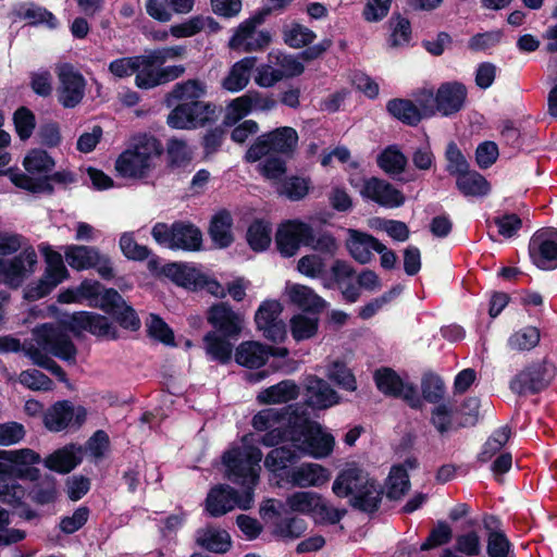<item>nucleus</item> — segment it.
Wrapping results in <instances>:
<instances>
[{
  "instance_id": "nucleus-16",
  "label": "nucleus",
  "mask_w": 557,
  "mask_h": 557,
  "mask_svg": "<svg viewBox=\"0 0 557 557\" xmlns=\"http://www.w3.org/2000/svg\"><path fill=\"white\" fill-rule=\"evenodd\" d=\"M0 460L5 462L7 474L9 472L18 479L36 481L39 478L41 457L30 448H21L13 450H0Z\"/></svg>"
},
{
  "instance_id": "nucleus-64",
  "label": "nucleus",
  "mask_w": 557,
  "mask_h": 557,
  "mask_svg": "<svg viewBox=\"0 0 557 557\" xmlns=\"http://www.w3.org/2000/svg\"><path fill=\"white\" fill-rule=\"evenodd\" d=\"M306 522L299 518L281 520L274 524L273 533L284 539L299 537L306 531Z\"/></svg>"
},
{
  "instance_id": "nucleus-26",
  "label": "nucleus",
  "mask_w": 557,
  "mask_h": 557,
  "mask_svg": "<svg viewBox=\"0 0 557 557\" xmlns=\"http://www.w3.org/2000/svg\"><path fill=\"white\" fill-rule=\"evenodd\" d=\"M285 295L288 300L309 312H320L326 307V301L320 297L311 287L287 282L285 286Z\"/></svg>"
},
{
  "instance_id": "nucleus-20",
  "label": "nucleus",
  "mask_w": 557,
  "mask_h": 557,
  "mask_svg": "<svg viewBox=\"0 0 557 557\" xmlns=\"http://www.w3.org/2000/svg\"><path fill=\"white\" fill-rule=\"evenodd\" d=\"M87 417L84 407H75L69 400H62L51 406L44 416L45 426L51 432H60L69 426H81Z\"/></svg>"
},
{
  "instance_id": "nucleus-50",
  "label": "nucleus",
  "mask_w": 557,
  "mask_h": 557,
  "mask_svg": "<svg viewBox=\"0 0 557 557\" xmlns=\"http://www.w3.org/2000/svg\"><path fill=\"white\" fill-rule=\"evenodd\" d=\"M289 326L295 341L300 342L309 339L313 337L318 331V319L297 313L290 319Z\"/></svg>"
},
{
  "instance_id": "nucleus-10",
  "label": "nucleus",
  "mask_w": 557,
  "mask_h": 557,
  "mask_svg": "<svg viewBox=\"0 0 557 557\" xmlns=\"http://www.w3.org/2000/svg\"><path fill=\"white\" fill-rule=\"evenodd\" d=\"M67 264L77 271L96 269L103 278H112L114 275L110 258L102 255L98 248L84 245H67L63 248Z\"/></svg>"
},
{
  "instance_id": "nucleus-29",
  "label": "nucleus",
  "mask_w": 557,
  "mask_h": 557,
  "mask_svg": "<svg viewBox=\"0 0 557 557\" xmlns=\"http://www.w3.org/2000/svg\"><path fill=\"white\" fill-rule=\"evenodd\" d=\"M257 59L255 57H245L235 62L221 82L223 89L230 92H238L249 84L251 71L255 67Z\"/></svg>"
},
{
  "instance_id": "nucleus-15",
  "label": "nucleus",
  "mask_w": 557,
  "mask_h": 557,
  "mask_svg": "<svg viewBox=\"0 0 557 557\" xmlns=\"http://www.w3.org/2000/svg\"><path fill=\"white\" fill-rule=\"evenodd\" d=\"M351 186L359 188L360 195L370 199L380 206L387 208H397L405 202L404 195L389 183L377 177L363 180L362 185L355 177L349 178Z\"/></svg>"
},
{
  "instance_id": "nucleus-33",
  "label": "nucleus",
  "mask_w": 557,
  "mask_h": 557,
  "mask_svg": "<svg viewBox=\"0 0 557 557\" xmlns=\"http://www.w3.org/2000/svg\"><path fill=\"white\" fill-rule=\"evenodd\" d=\"M299 395V387L290 380L282 381L257 395V400L261 405L285 404L294 400Z\"/></svg>"
},
{
  "instance_id": "nucleus-7",
  "label": "nucleus",
  "mask_w": 557,
  "mask_h": 557,
  "mask_svg": "<svg viewBox=\"0 0 557 557\" xmlns=\"http://www.w3.org/2000/svg\"><path fill=\"white\" fill-rule=\"evenodd\" d=\"M289 511L309 516L317 524H335L343 518L342 511L331 505L318 493L299 491L285 500Z\"/></svg>"
},
{
  "instance_id": "nucleus-43",
  "label": "nucleus",
  "mask_w": 557,
  "mask_h": 557,
  "mask_svg": "<svg viewBox=\"0 0 557 557\" xmlns=\"http://www.w3.org/2000/svg\"><path fill=\"white\" fill-rule=\"evenodd\" d=\"M16 14L30 24H46L50 28H55L58 25V21L51 12L35 3L20 4Z\"/></svg>"
},
{
  "instance_id": "nucleus-2",
  "label": "nucleus",
  "mask_w": 557,
  "mask_h": 557,
  "mask_svg": "<svg viewBox=\"0 0 557 557\" xmlns=\"http://www.w3.org/2000/svg\"><path fill=\"white\" fill-rule=\"evenodd\" d=\"M252 435L243 437L242 445L233 447L223 456L227 476L235 483L246 487L242 495L227 485L213 487L206 499V509L212 517H220L239 508L249 509L253 503L252 488L259 480L261 470V450L250 443Z\"/></svg>"
},
{
  "instance_id": "nucleus-46",
  "label": "nucleus",
  "mask_w": 557,
  "mask_h": 557,
  "mask_svg": "<svg viewBox=\"0 0 557 557\" xmlns=\"http://www.w3.org/2000/svg\"><path fill=\"white\" fill-rule=\"evenodd\" d=\"M206 90L207 87L203 83L196 79H189L175 85L171 96L175 100L181 101V103H193L196 101H201L200 98L206 95Z\"/></svg>"
},
{
  "instance_id": "nucleus-52",
  "label": "nucleus",
  "mask_w": 557,
  "mask_h": 557,
  "mask_svg": "<svg viewBox=\"0 0 557 557\" xmlns=\"http://www.w3.org/2000/svg\"><path fill=\"white\" fill-rule=\"evenodd\" d=\"M252 111V98L245 94L233 99L225 108L224 124L234 125Z\"/></svg>"
},
{
  "instance_id": "nucleus-27",
  "label": "nucleus",
  "mask_w": 557,
  "mask_h": 557,
  "mask_svg": "<svg viewBox=\"0 0 557 557\" xmlns=\"http://www.w3.org/2000/svg\"><path fill=\"white\" fill-rule=\"evenodd\" d=\"M307 404L315 409H326L338 404L339 398L330 385L317 376H309L306 380Z\"/></svg>"
},
{
  "instance_id": "nucleus-8",
  "label": "nucleus",
  "mask_w": 557,
  "mask_h": 557,
  "mask_svg": "<svg viewBox=\"0 0 557 557\" xmlns=\"http://www.w3.org/2000/svg\"><path fill=\"white\" fill-rule=\"evenodd\" d=\"M23 165L29 174H36L38 177H32L25 173H12L10 177L15 186L32 193L51 191L45 175L53 169L54 161L46 151L30 150L24 158Z\"/></svg>"
},
{
  "instance_id": "nucleus-59",
  "label": "nucleus",
  "mask_w": 557,
  "mask_h": 557,
  "mask_svg": "<svg viewBox=\"0 0 557 557\" xmlns=\"http://www.w3.org/2000/svg\"><path fill=\"white\" fill-rule=\"evenodd\" d=\"M421 391L423 398L429 403H438L445 394L443 380L433 373H428L421 381Z\"/></svg>"
},
{
  "instance_id": "nucleus-31",
  "label": "nucleus",
  "mask_w": 557,
  "mask_h": 557,
  "mask_svg": "<svg viewBox=\"0 0 557 557\" xmlns=\"http://www.w3.org/2000/svg\"><path fill=\"white\" fill-rule=\"evenodd\" d=\"M269 359V346L260 342H243L236 348L235 361L246 368H260Z\"/></svg>"
},
{
  "instance_id": "nucleus-5",
  "label": "nucleus",
  "mask_w": 557,
  "mask_h": 557,
  "mask_svg": "<svg viewBox=\"0 0 557 557\" xmlns=\"http://www.w3.org/2000/svg\"><path fill=\"white\" fill-rule=\"evenodd\" d=\"M162 151V145L156 137L147 134L134 136L115 160V171L123 178H146L157 166Z\"/></svg>"
},
{
  "instance_id": "nucleus-21",
  "label": "nucleus",
  "mask_w": 557,
  "mask_h": 557,
  "mask_svg": "<svg viewBox=\"0 0 557 557\" xmlns=\"http://www.w3.org/2000/svg\"><path fill=\"white\" fill-rule=\"evenodd\" d=\"M374 380L377 388L385 395L400 397L411 407L420 406L421 400L416 387L412 384L403 382L393 370L388 368L377 370L374 374Z\"/></svg>"
},
{
  "instance_id": "nucleus-44",
  "label": "nucleus",
  "mask_w": 557,
  "mask_h": 557,
  "mask_svg": "<svg viewBox=\"0 0 557 557\" xmlns=\"http://www.w3.org/2000/svg\"><path fill=\"white\" fill-rule=\"evenodd\" d=\"M301 455L294 447L281 446L272 449L264 459V466L271 472L281 471L295 462Z\"/></svg>"
},
{
  "instance_id": "nucleus-42",
  "label": "nucleus",
  "mask_w": 557,
  "mask_h": 557,
  "mask_svg": "<svg viewBox=\"0 0 557 557\" xmlns=\"http://www.w3.org/2000/svg\"><path fill=\"white\" fill-rule=\"evenodd\" d=\"M317 35L305 25L292 22L283 27L284 42L294 49H300L310 45Z\"/></svg>"
},
{
  "instance_id": "nucleus-48",
  "label": "nucleus",
  "mask_w": 557,
  "mask_h": 557,
  "mask_svg": "<svg viewBox=\"0 0 557 557\" xmlns=\"http://www.w3.org/2000/svg\"><path fill=\"white\" fill-rule=\"evenodd\" d=\"M271 233L272 231L269 223L263 221H255L251 223L247 231V242L251 249L255 251L265 250L272 240Z\"/></svg>"
},
{
  "instance_id": "nucleus-57",
  "label": "nucleus",
  "mask_w": 557,
  "mask_h": 557,
  "mask_svg": "<svg viewBox=\"0 0 557 557\" xmlns=\"http://www.w3.org/2000/svg\"><path fill=\"white\" fill-rule=\"evenodd\" d=\"M400 292L401 289L399 287H394L391 290L381 295L380 297L372 299L371 301L359 308V318L362 320L371 319L385 306H387L392 301V299L397 297L400 294Z\"/></svg>"
},
{
  "instance_id": "nucleus-60",
  "label": "nucleus",
  "mask_w": 557,
  "mask_h": 557,
  "mask_svg": "<svg viewBox=\"0 0 557 557\" xmlns=\"http://www.w3.org/2000/svg\"><path fill=\"white\" fill-rule=\"evenodd\" d=\"M389 44L393 47H401L409 42L411 36L410 23L399 15L392 17Z\"/></svg>"
},
{
  "instance_id": "nucleus-63",
  "label": "nucleus",
  "mask_w": 557,
  "mask_h": 557,
  "mask_svg": "<svg viewBox=\"0 0 557 557\" xmlns=\"http://www.w3.org/2000/svg\"><path fill=\"white\" fill-rule=\"evenodd\" d=\"M15 131L22 140L28 139L35 128V116L25 107L17 109L13 115Z\"/></svg>"
},
{
  "instance_id": "nucleus-23",
  "label": "nucleus",
  "mask_w": 557,
  "mask_h": 557,
  "mask_svg": "<svg viewBox=\"0 0 557 557\" xmlns=\"http://www.w3.org/2000/svg\"><path fill=\"white\" fill-rule=\"evenodd\" d=\"M331 479L329 469L320 463L305 462L292 469L288 473V481L298 487H321Z\"/></svg>"
},
{
  "instance_id": "nucleus-4",
  "label": "nucleus",
  "mask_w": 557,
  "mask_h": 557,
  "mask_svg": "<svg viewBox=\"0 0 557 557\" xmlns=\"http://www.w3.org/2000/svg\"><path fill=\"white\" fill-rule=\"evenodd\" d=\"M333 493L338 497H350L351 506L372 512L382 497L380 484L357 463H347L335 478Z\"/></svg>"
},
{
  "instance_id": "nucleus-39",
  "label": "nucleus",
  "mask_w": 557,
  "mask_h": 557,
  "mask_svg": "<svg viewBox=\"0 0 557 557\" xmlns=\"http://www.w3.org/2000/svg\"><path fill=\"white\" fill-rule=\"evenodd\" d=\"M457 187L465 196L482 197L490 193V183L478 172H465L457 177Z\"/></svg>"
},
{
  "instance_id": "nucleus-12",
  "label": "nucleus",
  "mask_w": 557,
  "mask_h": 557,
  "mask_svg": "<svg viewBox=\"0 0 557 557\" xmlns=\"http://www.w3.org/2000/svg\"><path fill=\"white\" fill-rule=\"evenodd\" d=\"M312 239V227L300 220H288L282 223L275 234L276 248L283 257L295 256L300 246L309 245Z\"/></svg>"
},
{
  "instance_id": "nucleus-3",
  "label": "nucleus",
  "mask_w": 557,
  "mask_h": 557,
  "mask_svg": "<svg viewBox=\"0 0 557 557\" xmlns=\"http://www.w3.org/2000/svg\"><path fill=\"white\" fill-rule=\"evenodd\" d=\"M33 335V339L24 346L25 355L34 364L50 371L60 381L66 382L65 372L49 357V354L66 361H74L76 348L69 336L50 324L36 327Z\"/></svg>"
},
{
  "instance_id": "nucleus-56",
  "label": "nucleus",
  "mask_w": 557,
  "mask_h": 557,
  "mask_svg": "<svg viewBox=\"0 0 557 557\" xmlns=\"http://www.w3.org/2000/svg\"><path fill=\"white\" fill-rule=\"evenodd\" d=\"M310 187L309 178L293 176L284 181L278 188V193L290 200H300L308 195Z\"/></svg>"
},
{
  "instance_id": "nucleus-34",
  "label": "nucleus",
  "mask_w": 557,
  "mask_h": 557,
  "mask_svg": "<svg viewBox=\"0 0 557 557\" xmlns=\"http://www.w3.org/2000/svg\"><path fill=\"white\" fill-rule=\"evenodd\" d=\"M232 225L233 220L230 212L223 210L213 215L209 226V235L215 247L225 248L233 243Z\"/></svg>"
},
{
  "instance_id": "nucleus-58",
  "label": "nucleus",
  "mask_w": 557,
  "mask_h": 557,
  "mask_svg": "<svg viewBox=\"0 0 557 557\" xmlns=\"http://www.w3.org/2000/svg\"><path fill=\"white\" fill-rule=\"evenodd\" d=\"M166 152L173 165H184L193 158L191 147L183 139L171 138L166 145Z\"/></svg>"
},
{
  "instance_id": "nucleus-32",
  "label": "nucleus",
  "mask_w": 557,
  "mask_h": 557,
  "mask_svg": "<svg viewBox=\"0 0 557 557\" xmlns=\"http://www.w3.org/2000/svg\"><path fill=\"white\" fill-rule=\"evenodd\" d=\"M173 250L197 251L202 245L201 231L191 223H174Z\"/></svg>"
},
{
  "instance_id": "nucleus-51",
  "label": "nucleus",
  "mask_w": 557,
  "mask_h": 557,
  "mask_svg": "<svg viewBox=\"0 0 557 557\" xmlns=\"http://www.w3.org/2000/svg\"><path fill=\"white\" fill-rule=\"evenodd\" d=\"M269 58L275 60V64L282 81L284 78L299 76L305 71L304 64L297 57L282 52H271Z\"/></svg>"
},
{
  "instance_id": "nucleus-14",
  "label": "nucleus",
  "mask_w": 557,
  "mask_h": 557,
  "mask_svg": "<svg viewBox=\"0 0 557 557\" xmlns=\"http://www.w3.org/2000/svg\"><path fill=\"white\" fill-rule=\"evenodd\" d=\"M282 312L283 306L280 301L267 300L260 305L255 315L258 330L273 343H282L287 336L286 325L280 319Z\"/></svg>"
},
{
  "instance_id": "nucleus-19",
  "label": "nucleus",
  "mask_w": 557,
  "mask_h": 557,
  "mask_svg": "<svg viewBox=\"0 0 557 557\" xmlns=\"http://www.w3.org/2000/svg\"><path fill=\"white\" fill-rule=\"evenodd\" d=\"M555 374V369L547 362L533 363L519 372L510 382L515 393H536L545 388Z\"/></svg>"
},
{
  "instance_id": "nucleus-9",
  "label": "nucleus",
  "mask_w": 557,
  "mask_h": 557,
  "mask_svg": "<svg viewBox=\"0 0 557 557\" xmlns=\"http://www.w3.org/2000/svg\"><path fill=\"white\" fill-rule=\"evenodd\" d=\"M298 135L292 127H278L259 136L245 154L247 162H258L271 153L278 156L290 153L297 146Z\"/></svg>"
},
{
  "instance_id": "nucleus-61",
  "label": "nucleus",
  "mask_w": 557,
  "mask_h": 557,
  "mask_svg": "<svg viewBox=\"0 0 557 557\" xmlns=\"http://www.w3.org/2000/svg\"><path fill=\"white\" fill-rule=\"evenodd\" d=\"M18 381L25 387L33 391H50L52 389V381L42 372L32 369L22 371Z\"/></svg>"
},
{
  "instance_id": "nucleus-54",
  "label": "nucleus",
  "mask_w": 557,
  "mask_h": 557,
  "mask_svg": "<svg viewBox=\"0 0 557 557\" xmlns=\"http://www.w3.org/2000/svg\"><path fill=\"white\" fill-rule=\"evenodd\" d=\"M260 161L258 171L269 181L276 182L286 173V164L282 156L271 153L268 157H263Z\"/></svg>"
},
{
  "instance_id": "nucleus-24",
  "label": "nucleus",
  "mask_w": 557,
  "mask_h": 557,
  "mask_svg": "<svg viewBox=\"0 0 557 557\" xmlns=\"http://www.w3.org/2000/svg\"><path fill=\"white\" fill-rule=\"evenodd\" d=\"M84 455L82 445L70 444L50 454L44 462L52 471L69 473L82 462Z\"/></svg>"
},
{
  "instance_id": "nucleus-53",
  "label": "nucleus",
  "mask_w": 557,
  "mask_h": 557,
  "mask_svg": "<svg viewBox=\"0 0 557 557\" xmlns=\"http://www.w3.org/2000/svg\"><path fill=\"white\" fill-rule=\"evenodd\" d=\"M492 224L497 228L498 235L506 239L516 236L522 227V221L516 213H499L488 222L490 226Z\"/></svg>"
},
{
  "instance_id": "nucleus-28",
  "label": "nucleus",
  "mask_w": 557,
  "mask_h": 557,
  "mask_svg": "<svg viewBox=\"0 0 557 557\" xmlns=\"http://www.w3.org/2000/svg\"><path fill=\"white\" fill-rule=\"evenodd\" d=\"M195 541L198 546L214 554H225L232 547L230 533L214 525L197 530Z\"/></svg>"
},
{
  "instance_id": "nucleus-13",
  "label": "nucleus",
  "mask_w": 557,
  "mask_h": 557,
  "mask_svg": "<svg viewBox=\"0 0 557 557\" xmlns=\"http://www.w3.org/2000/svg\"><path fill=\"white\" fill-rule=\"evenodd\" d=\"M58 99L65 108L76 107L85 96L86 81L73 65L63 63L55 69Z\"/></svg>"
},
{
  "instance_id": "nucleus-55",
  "label": "nucleus",
  "mask_w": 557,
  "mask_h": 557,
  "mask_svg": "<svg viewBox=\"0 0 557 557\" xmlns=\"http://www.w3.org/2000/svg\"><path fill=\"white\" fill-rule=\"evenodd\" d=\"M119 245L122 253L131 260L143 261L150 255L148 247L139 245L131 232H125L121 235Z\"/></svg>"
},
{
  "instance_id": "nucleus-38",
  "label": "nucleus",
  "mask_w": 557,
  "mask_h": 557,
  "mask_svg": "<svg viewBox=\"0 0 557 557\" xmlns=\"http://www.w3.org/2000/svg\"><path fill=\"white\" fill-rule=\"evenodd\" d=\"M26 496V488L7 474L5 463L0 461V500L10 505H20Z\"/></svg>"
},
{
  "instance_id": "nucleus-30",
  "label": "nucleus",
  "mask_w": 557,
  "mask_h": 557,
  "mask_svg": "<svg viewBox=\"0 0 557 557\" xmlns=\"http://www.w3.org/2000/svg\"><path fill=\"white\" fill-rule=\"evenodd\" d=\"M349 237L346 242L350 256L359 263H368L372 258V251L376 250L380 242L373 236L354 228L347 231Z\"/></svg>"
},
{
  "instance_id": "nucleus-62",
  "label": "nucleus",
  "mask_w": 557,
  "mask_h": 557,
  "mask_svg": "<svg viewBox=\"0 0 557 557\" xmlns=\"http://www.w3.org/2000/svg\"><path fill=\"white\" fill-rule=\"evenodd\" d=\"M325 261L319 255H306L298 260L297 270L307 277L315 278L325 272Z\"/></svg>"
},
{
  "instance_id": "nucleus-18",
  "label": "nucleus",
  "mask_w": 557,
  "mask_h": 557,
  "mask_svg": "<svg viewBox=\"0 0 557 557\" xmlns=\"http://www.w3.org/2000/svg\"><path fill=\"white\" fill-rule=\"evenodd\" d=\"M532 262L542 270L557 268V232L542 230L533 234L529 243Z\"/></svg>"
},
{
  "instance_id": "nucleus-35",
  "label": "nucleus",
  "mask_w": 557,
  "mask_h": 557,
  "mask_svg": "<svg viewBox=\"0 0 557 557\" xmlns=\"http://www.w3.org/2000/svg\"><path fill=\"white\" fill-rule=\"evenodd\" d=\"M139 62L136 65L135 84L138 88L150 89L161 85L160 67L158 62L150 54L138 55Z\"/></svg>"
},
{
  "instance_id": "nucleus-25",
  "label": "nucleus",
  "mask_w": 557,
  "mask_h": 557,
  "mask_svg": "<svg viewBox=\"0 0 557 557\" xmlns=\"http://www.w3.org/2000/svg\"><path fill=\"white\" fill-rule=\"evenodd\" d=\"M467 90L460 83H445L441 85L435 95L436 109L443 115L458 112L466 100Z\"/></svg>"
},
{
  "instance_id": "nucleus-40",
  "label": "nucleus",
  "mask_w": 557,
  "mask_h": 557,
  "mask_svg": "<svg viewBox=\"0 0 557 557\" xmlns=\"http://www.w3.org/2000/svg\"><path fill=\"white\" fill-rule=\"evenodd\" d=\"M205 349L212 360L226 363L231 360L233 345L215 332H209L203 337Z\"/></svg>"
},
{
  "instance_id": "nucleus-47",
  "label": "nucleus",
  "mask_w": 557,
  "mask_h": 557,
  "mask_svg": "<svg viewBox=\"0 0 557 557\" xmlns=\"http://www.w3.org/2000/svg\"><path fill=\"white\" fill-rule=\"evenodd\" d=\"M388 112L409 125H416L422 119L420 110L409 100L394 99L387 103Z\"/></svg>"
},
{
  "instance_id": "nucleus-17",
  "label": "nucleus",
  "mask_w": 557,
  "mask_h": 557,
  "mask_svg": "<svg viewBox=\"0 0 557 557\" xmlns=\"http://www.w3.org/2000/svg\"><path fill=\"white\" fill-rule=\"evenodd\" d=\"M63 324L74 333L87 331L90 334L106 339L117 338V330L108 318L87 311L75 312L63 321Z\"/></svg>"
},
{
  "instance_id": "nucleus-1",
  "label": "nucleus",
  "mask_w": 557,
  "mask_h": 557,
  "mask_svg": "<svg viewBox=\"0 0 557 557\" xmlns=\"http://www.w3.org/2000/svg\"><path fill=\"white\" fill-rule=\"evenodd\" d=\"M251 424L256 431L264 433L260 438L264 446L289 442L301 457L326 458L335 446L334 436L320 423L299 414L292 407L263 409L253 416Z\"/></svg>"
},
{
  "instance_id": "nucleus-49",
  "label": "nucleus",
  "mask_w": 557,
  "mask_h": 557,
  "mask_svg": "<svg viewBox=\"0 0 557 557\" xmlns=\"http://www.w3.org/2000/svg\"><path fill=\"white\" fill-rule=\"evenodd\" d=\"M377 163L384 172L399 174L406 168L407 158L396 146H389L379 156Z\"/></svg>"
},
{
  "instance_id": "nucleus-36",
  "label": "nucleus",
  "mask_w": 557,
  "mask_h": 557,
  "mask_svg": "<svg viewBox=\"0 0 557 557\" xmlns=\"http://www.w3.org/2000/svg\"><path fill=\"white\" fill-rule=\"evenodd\" d=\"M40 251L45 258L46 269L42 276L52 282V285H59L69 277V271L63 263L62 255L54 251L49 245H40Z\"/></svg>"
},
{
  "instance_id": "nucleus-6",
  "label": "nucleus",
  "mask_w": 557,
  "mask_h": 557,
  "mask_svg": "<svg viewBox=\"0 0 557 557\" xmlns=\"http://www.w3.org/2000/svg\"><path fill=\"white\" fill-rule=\"evenodd\" d=\"M264 20V12H256L242 21L232 29L227 47L240 53L258 52L267 49L272 41V36L269 30L260 28Z\"/></svg>"
},
{
  "instance_id": "nucleus-22",
  "label": "nucleus",
  "mask_w": 557,
  "mask_h": 557,
  "mask_svg": "<svg viewBox=\"0 0 557 557\" xmlns=\"http://www.w3.org/2000/svg\"><path fill=\"white\" fill-rule=\"evenodd\" d=\"M208 322L224 337H237L243 327V318L225 304L212 306L207 313Z\"/></svg>"
},
{
  "instance_id": "nucleus-11",
  "label": "nucleus",
  "mask_w": 557,
  "mask_h": 557,
  "mask_svg": "<svg viewBox=\"0 0 557 557\" xmlns=\"http://www.w3.org/2000/svg\"><path fill=\"white\" fill-rule=\"evenodd\" d=\"M37 253L32 246H26L11 259L0 258V283L17 288L36 271Z\"/></svg>"
},
{
  "instance_id": "nucleus-37",
  "label": "nucleus",
  "mask_w": 557,
  "mask_h": 557,
  "mask_svg": "<svg viewBox=\"0 0 557 557\" xmlns=\"http://www.w3.org/2000/svg\"><path fill=\"white\" fill-rule=\"evenodd\" d=\"M165 275L175 284L187 289H198L201 271L184 263H171L164 268Z\"/></svg>"
},
{
  "instance_id": "nucleus-45",
  "label": "nucleus",
  "mask_w": 557,
  "mask_h": 557,
  "mask_svg": "<svg viewBox=\"0 0 557 557\" xmlns=\"http://www.w3.org/2000/svg\"><path fill=\"white\" fill-rule=\"evenodd\" d=\"M540 338L541 334L537 327L525 326L511 334L507 345L511 350L524 351L537 346Z\"/></svg>"
},
{
  "instance_id": "nucleus-41",
  "label": "nucleus",
  "mask_w": 557,
  "mask_h": 557,
  "mask_svg": "<svg viewBox=\"0 0 557 557\" xmlns=\"http://www.w3.org/2000/svg\"><path fill=\"white\" fill-rule=\"evenodd\" d=\"M410 487L409 475L403 466H393L386 479V496L391 499L401 498Z\"/></svg>"
}]
</instances>
